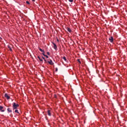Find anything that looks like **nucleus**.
Returning <instances> with one entry per match:
<instances>
[{
	"mask_svg": "<svg viewBox=\"0 0 127 127\" xmlns=\"http://www.w3.org/2000/svg\"><path fill=\"white\" fill-rule=\"evenodd\" d=\"M19 107V105L16 104L15 102L13 103V110H16L17 109V107Z\"/></svg>",
	"mask_w": 127,
	"mask_h": 127,
	"instance_id": "nucleus-1",
	"label": "nucleus"
},
{
	"mask_svg": "<svg viewBox=\"0 0 127 127\" xmlns=\"http://www.w3.org/2000/svg\"><path fill=\"white\" fill-rule=\"evenodd\" d=\"M4 97L5 98H6L7 100H9V99H10V97H9V96H8L7 93L4 94Z\"/></svg>",
	"mask_w": 127,
	"mask_h": 127,
	"instance_id": "nucleus-2",
	"label": "nucleus"
},
{
	"mask_svg": "<svg viewBox=\"0 0 127 127\" xmlns=\"http://www.w3.org/2000/svg\"><path fill=\"white\" fill-rule=\"evenodd\" d=\"M48 63H49V64H50V65H53L54 64V63H53V62H52V60H51L48 61Z\"/></svg>",
	"mask_w": 127,
	"mask_h": 127,
	"instance_id": "nucleus-3",
	"label": "nucleus"
},
{
	"mask_svg": "<svg viewBox=\"0 0 127 127\" xmlns=\"http://www.w3.org/2000/svg\"><path fill=\"white\" fill-rule=\"evenodd\" d=\"M109 41L111 42H113L114 41V38H113V37H110L109 38Z\"/></svg>",
	"mask_w": 127,
	"mask_h": 127,
	"instance_id": "nucleus-4",
	"label": "nucleus"
},
{
	"mask_svg": "<svg viewBox=\"0 0 127 127\" xmlns=\"http://www.w3.org/2000/svg\"><path fill=\"white\" fill-rule=\"evenodd\" d=\"M3 109V107L2 106H0V111L3 113L4 112V110H2Z\"/></svg>",
	"mask_w": 127,
	"mask_h": 127,
	"instance_id": "nucleus-5",
	"label": "nucleus"
},
{
	"mask_svg": "<svg viewBox=\"0 0 127 127\" xmlns=\"http://www.w3.org/2000/svg\"><path fill=\"white\" fill-rule=\"evenodd\" d=\"M7 111L8 112V113H12V111H11L9 108H7Z\"/></svg>",
	"mask_w": 127,
	"mask_h": 127,
	"instance_id": "nucleus-6",
	"label": "nucleus"
},
{
	"mask_svg": "<svg viewBox=\"0 0 127 127\" xmlns=\"http://www.w3.org/2000/svg\"><path fill=\"white\" fill-rule=\"evenodd\" d=\"M48 115L50 117H51V113H50V110H48Z\"/></svg>",
	"mask_w": 127,
	"mask_h": 127,
	"instance_id": "nucleus-7",
	"label": "nucleus"
},
{
	"mask_svg": "<svg viewBox=\"0 0 127 127\" xmlns=\"http://www.w3.org/2000/svg\"><path fill=\"white\" fill-rule=\"evenodd\" d=\"M38 58L40 60V61H41V62H43V60H42V59L40 58V57L38 56Z\"/></svg>",
	"mask_w": 127,
	"mask_h": 127,
	"instance_id": "nucleus-8",
	"label": "nucleus"
},
{
	"mask_svg": "<svg viewBox=\"0 0 127 127\" xmlns=\"http://www.w3.org/2000/svg\"><path fill=\"white\" fill-rule=\"evenodd\" d=\"M40 51H41L42 52V53H44H44H45V52H44V50H43L41 48H40Z\"/></svg>",
	"mask_w": 127,
	"mask_h": 127,
	"instance_id": "nucleus-9",
	"label": "nucleus"
},
{
	"mask_svg": "<svg viewBox=\"0 0 127 127\" xmlns=\"http://www.w3.org/2000/svg\"><path fill=\"white\" fill-rule=\"evenodd\" d=\"M42 54L45 56V57H46V58H48V56L46 55L44 53H42Z\"/></svg>",
	"mask_w": 127,
	"mask_h": 127,
	"instance_id": "nucleus-10",
	"label": "nucleus"
},
{
	"mask_svg": "<svg viewBox=\"0 0 127 127\" xmlns=\"http://www.w3.org/2000/svg\"><path fill=\"white\" fill-rule=\"evenodd\" d=\"M53 44L55 48H57V46H56V44L55 43H53Z\"/></svg>",
	"mask_w": 127,
	"mask_h": 127,
	"instance_id": "nucleus-11",
	"label": "nucleus"
},
{
	"mask_svg": "<svg viewBox=\"0 0 127 127\" xmlns=\"http://www.w3.org/2000/svg\"><path fill=\"white\" fill-rule=\"evenodd\" d=\"M67 30L68 31V32H71V29H70L69 28H67Z\"/></svg>",
	"mask_w": 127,
	"mask_h": 127,
	"instance_id": "nucleus-12",
	"label": "nucleus"
},
{
	"mask_svg": "<svg viewBox=\"0 0 127 127\" xmlns=\"http://www.w3.org/2000/svg\"><path fill=\"white\" fill-rule=\"evenodd\" d=\"M15 113H17V114H19V112H18V110L17 109H16L15 110Z\"/></svg>",
	"mask_w": 127,
	"mask_h": 127,
	"instance_id": "nucleus-13",
	"label": "nucleus"
},
{
	"mask_svg": "<svg viewBox=\"0 0 127 127\" xmlns=\"http://www.w3.org/2000/svg\"><path fill=\"white\" fill-rule=\"evenodd\" d=\"M63 59H64V61H66V57H64L63 58Z\"/></svg>",
	"mask_w": 127,
	"mask_h": 127,
	"instance_id": "nucleus-14",
	"label": "nucleus"
},
{
	"mask_svg": "<svg viewBox=\"0 0 127 127\" xmlns=\"http://www.w3.org/2000/svg\"><path fill=\"white\" fill-rule=\"evenodd\" d=\"M42 59L44 60L45 62H46V60H45V58L43 57H42Z\"/></svg>",
	"mask_w": 127,
	"mask_h": 127,
	"instance_id": "nucleus-15",
	"label": "nucleus"
},
{
	"mask_svg": "<svg viewBox=\"0 0 127 127\" xmlns=\"http://www.w3.org/2000/svg\"><path fill=\"white\" fill-rule=\"evenodd\" d=\"M26 3H27V4H30V3H29V1H26Z\"/></svg>",
	"mask_w": 127,
	"mask_h": 127,
	"instance_id": "nucleus-16",
	"label": "nucleus"
},
{
	"mask_svg": "<svg viewBox=\"0 0 127 127\" xmlns=\"http://www.w3.org/2000/svg\"><path fill=\"white\" fill-rule=\"evenodd\" d=\"M70 2H73V0H68Z\"/></svg>",
	"mask_w": 127,
	"mask_h": 127,
	"instance_id": "nucleus-17",
	"label": "nucleus"
},
{
	"mask_svg": "<svg viewBox=\"0 0 127 127\" xmlns=\"http://www.w3.org/2000/svg\"><path fill=\"white\" fill-rule=\"evenodd\" d=\"M47 55H50V53L48 52L47 53Z\"/></svg>",
	"mask_w": 127,
	"mask_h": 127,
	"instance_id": "nucleus-18",
	"label": "nucleus"
},
{
	"mask_svg": "<svg viewBox=\"0 0 127 127\" xmlns=\"http://www.w3.org/2000/svg\"><path fill=\"white\" fill-rule=\"evenodd\" d=\"M77 61H78V62H79V63H81V62L80 61V60L78 59V60H77Z\"/></svg>",
	"mask_w": 127,
	"mask_h": 127,
	"instance_id": "nucleus-19",
	"label": "nucleus"
},
{
	"mask_svg": "<svg viewBox=\"0 0 127 127\" xmlns=\"http://www.w3.org/2000/svg\"><path fill=\"white\" fill-rule=\"evenodd\" d=\"M56 72H57V71H58V68L57 67L56 68Z\"/></svg>",
	"mask_w": 127,
	"mask_h": 127,
	"instance_id": "nucleus-20",
	"label": "nucleus"
},
{
	"mask_svg": "<svg viewBox=\"0 0 127 127\" xmlns=\"http://www.w3.org/2000/svg\"><path fill=\"white\" fill-rule=\"evenodd\" d=\"M0 40H2V38H1V37H0Z\"/></svg>",
	"mask_w": 127,
	"mask_h": 127,
	"instance_id": "nucleus-21",
	"label": "nucleus"
},
{
	"mask_svg": "<svg viewBox=\"0 0 127 127\" xmlns=\"http://www.w3.org/2000/svg\"><path fill=\"white\" fill-rule=\"evenodd\" d=\"M10 51H12V49L11 48L9 49Z\"/></svg>",
	"mask_w": 127,
	"mask_h": 127,
	"instance_id": "nucleus-22",
	"label": "nucleus"
},
{
	"mask_svg": "<svg viewBox=\"0 0 127 127\" xmlns=\"http://www.w3.org/2000/svg\"><path fill=\"white\" fill-rule=\"evenodd\" d=\"M57 41L58 42H59V40L58 39H57Z\"/></svg>",
	"mask_w": 127,
	"mask_h": 127,
	"instance_id": "nucleus-23",
	"label": "nucleus"
},
{
	"mask_svg": "<svg viewBox=\"0 0 127 127\" xmlns=\"http://www.w3.org/2000/svg\"><path fill=\"white\" fill-rule=\"evenodd\" d=\"M32 1H35V0H32Z\"/></svg>",
	"mask_w": 127,
	"mask_h": 127,
	"instance_id": "nucleus-24",
	"label": "nucleus"
},
{
	"mask_svg": "<svg viewBox=\"0 0 127 127\" xmlns=\"http://www.w3.org/2000/svg\"><path fill=\"white\" fill-rule=\"evenodd\" d=\"M55 50H57V49L56 48Z\"/></svg>",
	"mask_w": 127,
	"mask_h": 127,
	"instance_id": "nucleus-25",
	"label": "nucleus"
}]
</instances>
